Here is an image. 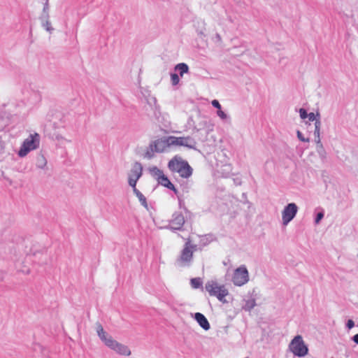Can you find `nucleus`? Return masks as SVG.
<instances>
[{
    "mask_svg": "<svg viewBox=\"0 0 358 358\" xmlns=\"http://www.w3.org/2000/svg\"><path fill=\"white\" fill-rule=\"evenodd\" d=\"M134 193L138 197L141 204L143 207H145L146 209H148V206L147 199H146L145 196L138 189H134Z\"/></svg>",
    "mask_w": 358,
    "mask_h": 358,
    "instance_id": "20",
    "label": "nucleus"
},
{
    "mask_svg": "<svg viewBox=\"0 0 358 358\" xmlns=\"http://www.w3.org/2000/svg\"><path fill=\"white\" fill-rule=\"evenodd\" d=\"M149 172L152 177L157 180L158 182L161 180V176H164L163 171L157 166L149 168Z\"/></svg>",
    "mask_w": 358,
    "mask_h": 358,
    "instance_id": "17",
    "label": "nucleus"
},
{
    "mask_svg": "<svg viewBox=\"0 0 358 358\" xmlns=\"http://www.w3.org/2000/svg\"><path fill=\"white\" fill-rule=\"evenodd\" d=\"M185 218L186 217H185L183 214L180 212L173 213L172 218L169 221V224L166 227V229H170L173 232L183 230Z\"/></svg>",
    "mask_w": 358,
    "mask_h": 358,
    "instance_id": "7",
    "label": "nucleus"
},
{
    "mask_svg": "<svg viewBox=\"0 0 358 358\" xmlns=\"http://www.w3.org/2000/svg\"><path fill=\"white\" fill-rule=\"evenodd\" d=\"M213 235L211 234H206L204 236H201L200 238V246L204 247L208 245L210 242L213 241Z\"/></svg>",
    "mask_w": 358,
    "mask_h": 358,
    "instance_id": "21",
    "label": "nucleus"
},
{
    "mask_svg": "<svg viewBox=\"0 0 358 358\" xmlns=\"http://www.w3.org/2000/svg\"><path fill=\"white\" fill-rule=\"evenodd\" d=\"M108 348L115 351L120 355H129L131 354V351L129 350L127 346L118 343L114 339L113 341H108Z\"/></svg>",
    "mask_w": 358,
    "mask_h": 358,
    "instance_id": "11",
    "label": "nucleus"
},
{
    "mask_svg": "<svg viewBox=\"0 0 358 358\" xmlns=\"http://www.w3.org/2000/svg\"><path fill=\"white\" fill-rule=\"evenodd\" d=\"M206 290L212 296H216L222 303H227L225 297L229 295V291L224 285H219L216 281H208L205 285Z\"/></svg>",
    "mask_w": 358,
    "mask_h": 358,
    "instance_id": "2",
    "label": "nucleus"
},
{
    "mask_svg": "<svg viewBox=\"0 0 358 358\" xmlns=\"http://www.w3.org/2000/svg\"><path fill=\"white\" fill-rule=\"evenodd\" d=\"M256 306V301L255 299H250L246 301L245 304L243 307L245 310L250 311Z\"/></svg>",
    "mask_w": 358,
    "mask_h": 358,
    "instance_id": "26",
    "label": "nucleus"
},
{
    "mask_svg": "<svg viewBox=\"0 0 358 358\" xmlns=\"http://www.w3.org/2000/svg\"><path fill=\"white\" fill-rule=\"evenodd\" d=\"M42 22V27L51 33L53 31V28L51 26V22L49 21V18H45Z\"/></svg>",
    "mask_w": 358,
    "mask_h": 358,
    "instance_id": "29",
    "label": "nucleus"
},
{
    "mask_svg": "<svg viewBox=\"0 0 358 358\" xmlns=\"http://www.w3.org/2000/svg\"><path fill=\"white\" fill-rule=\"evenodd\" d=\"M234 182L236 185H241V180L239 178H234Z\"/></svg>",
    "mask_w": 358,
    "mask_h": 358,
    "instance_id": "39",
    "label": "nucleus"
},
{
    "mask_svg": "<svg viewBox=\"0 0 358 358\" xmlns=\"http://www.w3.org/2000/svg\"><path fill=\"white\" fill-rule=\"evenodd\" d=\"M217 115L222 119L225 120L227 118V115L222 110V109H218L217 111Z\"/></svg>",
    "mask_w": 358,
    "mask_h": 358,
    "instance_id": "34",
    "label": "nucleus"
},
{
    "mask_svg": "<svg viewBox=\"0 0 358 358\" xmlns=\"http://www.w3.org/2000/svg\"><path fill=\"white\" fill-rule=\"evenodd\" d=\"M317 125L316 126V131H314L315 141L317 144V152L321 157L324 158L326 156V152L323 147V145L321 143L320 133L319 132L318 130L319 122H317Z\"/></svg>",
    "mask_w": 358,
    "mask_h": 358,
    "instance_id": "12",
    "label": "nucleus"
},
{
    "mask_svg": "<svg viewBox=\"0 0 358 358\" xmlns=\"http://www.w3.org/2000/svg\"><path fill=\"white\" fill-rule=\"evenodd\" d=\"M289 348L295 356L299 357H304L308 353V348L300 335L294 336L289 345Z\"/></svg>",
    "mask_w": 358,
    "mask_h": 358,
    "instance_id": "4",
    "label": "nucleus"
},
{
    "mask_svg": "<svg viewBox=\"0 0 358 358\" xmlns=\"http://www.w3.org/2000/svg\"><path fill=\"white\" fill-rule=\"evenodd\" d=\"M5 148V143L2 141L1 137L0 136V154L3 152Z\"/></svg>",
    "mask_w": 358,
    "mask_h": 358,
    "instance_id": "38",
    "label": "nucleus"
},
{
    "mask_svg": "<svg viewBox=\"0 0 358 358\" xmlns=\"http://www.w3.org/2000/svg\"><path fill=\"white\" fill-rule=\"evenodd\" d=\"M176 71H178L180 76H182L185 73L189 72V66L185 63H179L175 66L174 68Z\"/></svg>",
    "mask_w": 358,
    "mask_h": 358,
    "instance_id": "18",
    "label": "nucleus"
},
{
    "mask_svg": "<svg viewBox=\"0 0 358 358\" xmlns=\"http://www.w3.org/2000/svg\"><path fill=\"white\" fill-rule=\"evenodd\" d=\"M352 340L353 341L354 343L358 345V334L354 335L352 337Z\"/></svg>",
    "mask_w": 358,
    "mask_h": 358,
    "instance_id": "41",
    "label": "nucleus"
},
{
    "mask_svg": "<svg viewBox=\"0 0 358 358\" xmlns=\"http://www.w3.org/2000/svg\"><path fill=\"white\" fill-rule=\"evenodd\" d=\"M155 150H153V147L151 146V144L150 143L146 152L144 154V157L147 158L148 159H151L154 157Z\"/></svg>",
    "mask_w": 358,
    "mask_h": 358,
    "instance_id": "27",
    "label": "nucleus"
},
{
    "mask_svg": "<svg viewBox=\"0 0 358 358\" xmlns=\"http://www.w3.org/2000/svg\"><path fill=\"white\" fill-rule=\"evenodd\" d=\"M198 34L202 36L203 35V32L202 31H198Z\"/></svg>",
    "mask_w": 358,
    "mask_h": 358,
    "instance_id": "42",
    "label": "nucleus"
},
{
    "mask_svg": "<svg viewBox=\"0 0 358 358\" xmlns=\"http://www.w3.org/2000/svg\"><path fill=\"white\" fill-rule=\"evenodd\" d=\"M299 112L300 117L302 120H305L306 118L308 117V113H307V110L305 108H300Z\"/></svg>",
    "mask_w": 358,
    "mask_h": 358,
    "instance_id": "33",
    "label": "nucleus"
},
{
    "mask_svg": "<svg viewBox=\"0 0 358 358\" xmlns=\"http://www.w3.org/2000/svg\"><path fill=\"white\" fill-rule=\"evenodd\" d=\"M298 212V206L295 203H289L286 205L282 212L283 225H287L296 216Z\"/></svg>",
    "mask_w": 358,
    "mask_h": 358,
    "instance_id": "8",
    "label": "nucleus"
},
{
    "mask_svg": "<svg viewBox=\"0 0 358 358\" xmlns=\"http://www.w3.org/2000/svg\"><path fill=\"white\" fill-rule=\"evenodd\" d=\"M47 164L46 159L43 155H39L36 159V166L39 169H43Z\"/></svg>",
    "mask_w": 358,
    "mask_h": 358,
    "instance_id": "24",
    "label": "nucleus"
},
{
    "mask_svg": "<svg viewBox=\"0 0 358 358\" xmlns=\"http://www.w3.org/2000/svg\"><path fill=\"white\" fill-rule=\"evenodd\" d=\"M96 332L101 341L108 347V341H113V338L104 331L102 325L99 322L96 323Z\"/></svg>",
    "mask_w": 358,
    "mask_h": 358,
    "instance_id": "13",
    "label": "nucleus"
},
{
    "mask_svg": "<svg viewBox=\"0 0 358 358\" xmlns=\"http://www.w3.org/2000/svg\"><path fill=\"white\" fill-rule=\"evenodd\" d=\"M345 326L348 329H351L355 327V322L350 319L347 321Z\"/></svg>",
    "mask_w": 358,
    "mask_h": 358,
    "instance_id": "35",
    "label": "nucleus"
},
{
    "mask_svg": "<svg viewBox=\"0 0 358 358\" xmlns=\"http://www.w3.org/2000/svg\"><path fill=\"white\" fill-rule=\"evenodd\" d=\"M211 103H212V106L214 108H217V110L221 108V105L217 99L213 100Z\"/></svg>",
    "mask_w": 358,
    "mask_h": 358,
    "instance_id": "37",
    "label": "nucleus"
},
{
    "mask_svg": "<svg viewBox=\"0 0 358 358\" xmlns=\"http://www.w3.org/2000/svg\"><path fill=\"white\" fill-rule=\"evenodd\" d=\"M193 260V251L189 250V239L185 243L184 248L181 251L176 263L179 266H189Z\"/></svg>",
    "mask_w": 358,
    "mask_h": 358,
    "instance_id": "5",
    "label": "nucleus"
},
{
    "mask_svg": "<svg viewBox=\"0 0 358 358\" xmlns=\"http://www.w3.org/2000/svg\"><path fill=\"white\" fill-rule=\"evenodd\" d=\"M249 280V273L245 266L242 265L235 269L232 278L233 283L236 286H242Z\"/></svg>",
    "mask_w": 358,
    "mask_h": 358,
    "instance_id": "6",
    "label": "nucleus"
},
{
    "mask_svg": "<svg viewBox=\"0 0 358 358\" xmlns=\"http://www.w3.org/2000/svg\"><path fill=\"white\" fill-rule=\"evenodd\" d=\"M309 121L310 122H313L315 121V130L314 131H316V126L317 125V122H319V125H318V130H319V132L320 133V127H321V121H320V113L317 112L316 114H315L314 113H310L308 114V117Z\"/></svg>",
    "mask_w": 358,
    "mask_h": 358,
    "instance_id": "16",
    "label": "nucleus"
},
{
    "mask_svg": "<svg viewBox=\"0 0 358 358\" xmlns=\"http://www.w3.org/2000/svg\"><path fill=\"white\" fill-rule=\"evenodd\" d=\"M171 81L173 86L178 85L180 81L179 76L176 73H171Z\"/></svg>",
    "mask_w": 358,
    "mask_h": 358,
    "instance_id": "30",
    "label": "nucleus"
},
{
    "mask_svg": "<svg viewBox=\"0 0 358 358\" xmlns=\"http://www.w3.org/2000/svg\"><path fill=\"white\" fill-rule=\"evenodd\" d=\"M193 317L204 330L208 331L210 329V323L203 314L201 313H196L194 314Z\"/></svg>",
    "mask_w": 358,
    "mask_h": 358,
    "instance_id": "14",
    "label": "nucleus"
},
{
    "mask_svg": "<svg viewBox=\"0 0 358 358\" xmlns=\"http://www.w3.org/2000/svg\"><path fill=\"white\" fill-rule=\"evenodd\" d=\"M178 196V204H179V207L180 208H182L185 213V217H186V220L187 221L188 220V219H191L192 216L193 215L191 211H189L187 208L185 206V203L184 201L181 199L180 198V195H177Z\"/></svg>",
    "mask_w": 358,
    "mask_h": 358,
    "instance_id": "19",
    "label": "nucleus"
},
{
    "mask_svg": "<svg viewBox=\"0 0 358 358\" xmlns=\"http://www.w3.org/2000/svg\"><path fill=\"white\" fill-rule=\"evenodd\" d=\"M48 10H49L48 0H45V2L44 3V5H43V14L41 15V16L40 17V20L41 21H43L45 20V18H49L50 17V15H49V13H48Z\"/></svg>",
    "mask_w": 358,
    "mask_h": 358,
    "instance_id": "23",
    "label": "nucleus"
},
{
    "mask_svg": "<svg viewBox=\"0 0 358 358\" xmlns=\"http://www.w3.org/2000/svg\"><path fill=\"white\" fill-rule=\"evenodd\" d=\"M159 185H161L167 189L172 190L175 194L178 195V191L174 186V185L169 180L166 176H161V180L158 182Z\"/></svg>",
    "mask_w": 358,
    "mask_h": 358,
    "instance_id": "15",
    "label": "nucleus"
},
{
    "mask_svg": "<svg viewBox=\"0 0 358 358\" xmlns=\"http://www.w3.org/2000/svg\"><path fill=\"white\" fill-rule=\"evenodd\" d=\"M189 250H192L193 252L197 250H201V248L199 247L196 244H191V242L189 241Z\"/></svg>",
    "mask_w": 358,
    "mask_h": 358,
    "instance_id": "36",
    "label": "nucleus"
},
{
    "mask_svg": "<svg viewBox=\"0 0 358 358\" xmlns=\"http://www.w3.org/2000/svg\"><path fill=\"white\" fill-rule=\"evenodd\" d=\"M131 173L133 174V176L136 177H137V174L138 173V171L141 172V176H142V171H143V166H142V164L140 163V162H135L134 165V167L133 169H131Z\"/></svg>",
    "mask_w": 358,
    "mask_h": 358,
    "instance_id": "25",
    "label": "nucleus"
},
{
    "mask_svg": "<svg viewBox=\"0 0 358 358\" xmlns=\"http://www.w3.org/2000/svg\"><path fill=\"white\" fill-rule=\"evenodd\" d=\"M40 144V136L38 134H30L29 138L22 143L17 155L20 157H25L30 151L38 148Z\"/></svg>",
    "mask_w": 358,
    "mask_h": 358,
    "instance_id": "3",
    "label": "nucleus"
},
{
    "mask_svg": "<svg viewBox=\"0 0 358 358\" xmlns=\"http://www.w3.org/2000/svg\"><path fill=\"white\" fill-rule=\"evenodd\" d=\"M173 143V145H180V146H184L186 148H188L189 149L195 150H196V141L191 136H180L176 137L172 136L171 138Z\"/></svg>",
    "mask_w": 358,
    "mask_h": 358,
    "instance_id": "10",
    "label": "nucleus"
},
{
    "mask_svg": "<svg viewBox=\"0 0 358 358\" xmlns=\"http://www.w3.org/2000/svg\"><path fill=\"white\" fill-rule=\"evenodd\" d=\"M168 168L171 172L178 173L180 176L188 178L192 175L193 169L180 156L175 155L168 163Z\"/></svg>",
    "mask_w": 358,
    "mask_h": 358,
    "instance_id": "1",
    "label": "nucleus"
},
{
    "mask_svg": "<svg viewBox=\"0 0 358 358\" xmlns=\"http://www.w3.org/2000/svg\"><path fill=\"white\" fill-rule=\"evenodd\" d=\"M202 280L200 278H194L190 280V285L194 289H199L202 287Z\"/></svg>",
    "mask_w": 358,
    "mask_h": 358,
    "instance_id": "22",
    "label": "nucleus"
},
{
    "mask_svg": "<svg viewBox=\"0 0 358 358\" xmlns=\"http://www.w3.org/2000/svg\"><path fill=\"white\" fill-rule=\"evenodd\" d=\"M216 36H217V38L220 39V36L218 34L216 35Z\"/></svg>",
    "mask_w": 358,
    "mask_h": 358,
    "instance_id": "43",
    "label": "nucleus"
},
{
    "mask_svg": "<svg viewBox=\"0 0 358 358\" xmlns=\"http://www.w3.org/2000/svg\"><path fill=\"white\" fill-rule=\"evenodd\" d=\"M181 186L182 187V191L183 192H189V185H188L187 183H186L185 185H182Z\"/></svg>",
    "mask_w": 358,
    "mask_h": 358,
    "instance_id": "40",
    "label": "nucleus"
},
{
    "mask_svg": "<svg viewBox=\"0 0 358 358\" xmlns=\"http://www.w3.org/2000/svg\"><path fill=\"white\" fill-rule=\"evenodd\" d=\"M1 279V278H0V280Z\"/></svg>",
    "mask_w": 358,
    "mask_h": 358,
    "instance_id": "44",
    "label": "nucleus"
},
{
    "mask_svg": "<svg viewBox=\"0 0 358 358\" xmlns=\"http://www.w3.org/2000/svg\"><path fill=\"white\" fill-rule=\"evenodd\" d=\"M324 216V212L323 210L318 212L315 217V220H314L315 224H319L321 222V220L323 219Z\"/></svg>",
    "mask_w": 358,
    "mask_h": 358,
    "instance_id": "31",
    "label": "nucleus"
},
{
    "mask_svg": "<svg viewBox=\"0 0 358 358\" xmlns=\"http://www.w3.org/2000/svg\"><path fill=\"white\" fill-rule=\"evenodd\" d=\"M140 178H141V172L140 171H138V173L137 174V177H136L135 178H133L132 177L129 178L128 182H129V185L133 187V190L137 189V188L136 187V182H137L138 180Z\"/></svg>",
    "mask_w": 358,
    "mask_h": 358,
    "instance_id": "28",
    "label": "nucleus"
},
{
    "mask_svg": "<svg viewBox=\"0 0 358 358\" xmlns=\"http://www.w3.org/2000/svg\"><path fill=\"white\" fill-rule=\"evenodd\" d=\"M296 135H297V138H299V140L302 142H309L310 141L309 138H305L303 136V134L299 130H297Z\"/></svg>",
    "mask_w": 358,
    "mask_h": 358,
    "instance_id": "32",
    "label": "nucleus"
},
{
    "mask_svg": "<svg viewBox=\"0 0 358 358\" xmlns=\"http://www.w3.org/2000/svg\"><path fill=\"white\" fill-rule=\"evenodd\" d=\"M172 136H164L150 142L151 146L153 147V150L155 152L160 153L164 152L166 148L173 145L171 143Z\"/></svg>",
    "mask_w": 358,
    "mask_h": 358,
    "instance_id": "9",
    "label": "nucleus"
}]
</instances>
